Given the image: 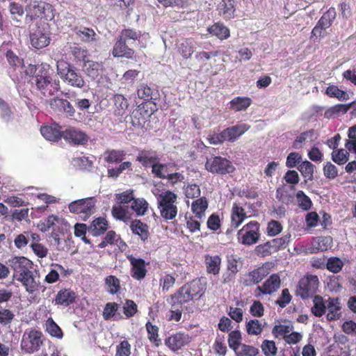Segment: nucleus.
Returning <instances> with one entry per match:
<instances>
[{"label": "nucleus", "mask_w": 356, "mask_h": 356, "mask_svg": "<svg viewBox=\"0 0 356 356\" xmlns=\"http://www.w3.org/2000/svg\"><path fill=\"white\" fill-rule=\"evenodd\" d=\"M206 285L200 280L195 279L184 284L175 293L170 296L167 302L171 307L182 305L193 300H199L205 293Z\"/></svg>", "instance_id": "obj_1"}, {"label": "nucleus", "mask_w": 356, "mask_h": 356, "mask_svg": "<svg viewBox=\"0 0 356 356\" xmlns=\"http://www.w3.org/2000/svg\"><path fill=\"white\" fill-rule=\"evenodd\" d=\"M152 192L156 198L161 216L165 220L174 219L178 213L177 194L170 190L160 193L158 188H156Z\"/></svg>", "instance_id": "obj_2"}, {"label": "nucleus", "mask_w": 356, "mask_h": 356, "mask_svg": "<svg viewBox=\"0 0 356 356\" xmlns=\"http://www.w3.org/2000/svg\"><path fill=\"white\" fill-rule=\"evenodd\" d=\"M250 129V125L246 123H239L229 127L220 133L213 131L207 136V140L211 145H220L225 141L233 143Z\"/></svg>", "instance_id": "obj_3"}, {"label": "nucleus", "mask_w": 356, "mask_h": 356, "mask_svg": "<svg viewBox=\"0 0 356 356\" xmlns=\"http://www.w3.org/2000/svg\"><path fill=\"white\" fill-rule=\"evenodd\" d=\"M319 284L320 282L317 275L307 273L298 281L295 294L304 300H308L316 295Z\"/></svg>", "instance_id": "obj_4"}, {"label": "nucleus", "mask_w": 356, "mask_h": 356, "mask_svg": "<svg viewBox=\"0 0 356 356\" xmlns=\"http://www.w3.org/2000/svg\"><path fill=\"white\" fill-rule=\"evenodd\" d=\"M43 334L35 329L26 330L22 335L20 348L23 353L33 354L38 352L43 345Z\"/></svg>", "instance_id": "obj_5"}, {"label": "nucleus", "mask_w": 356, "mask_h": 356, "mask_svg": "<svg viewBox=\"0 0 356 356\" xmlns=\"http://www.w3.org/2000/svg\"><path fill=\"white\" fill-rule=\"evenodd\" d=\"M31 82L44 97H51L60 90L59 81L52 82L47 72H41L31 79Z\"/></svg>", "instance_id": "obj_6"}, {"label": "nucleus", "mask_w": 356, "mask_h": 356, "mask_svg": "<svg viewBox=\"0 0 356 356\" xmlns=\"http://www.w3.org/2000/svg\"><path fill=\"white\" fill-rule=\"evenodd\" d=\"M96 200L95 197L80 199L72 202L69 204V210L71 213L79 215L80 218L86 221L94 213Z\"/></svg>", "instance_id": "obj_7"}, {"label": "nucleus", "mask_w": 356, "mask_h": 356, "mask_svg": "<svg viewBox=\"0 0 356 356\" xmlns=\"http://www.w3.org/2000/svg\"><path fill=\"white\" fill-rule=\"evenodd\" d=\"M157 107L154 102H145L135 108L131 115V124L134 127H142L156 111Z\"/></svg>", "instance_id": "obj_8"}, {"label": "nucleus", "mask_w": 356, "mask_h": 356, "mask_svg": "<svg viewBox=\"0 0 356 356\" xmlns=\"http://www.w3.org/2000/svg\"><path fill=\"white\" fill-rule=\"evenodd\" d=\"M205 168L213 174L224 175L235 170L232 163L226 158L215 156L207 159Z\"/></svg>", "instance_id": "obj_9"}, {"label": "nucleus", "mask_w": 356, "mask_h": 356, "mask_svg": "<svg viewBox=\"0 0 356 356\" xmlns=\"http://www.w3.org/2000/svg\"><path fill=\"white\" fill-rule=\"evenodd\" d=\"M66 66L65 68H60V65H57L58 74L65 83L67 85L81 88L85 84L83 78L80 73L71 65L65 63Z\"/></svg>", "instance_id": "obj_10"}, {"label": "nucleus", "mask_w": 356, "mask_h": 356, "mask_svg": "<svg viewBox=\"0 0 356 356\" xmlns=\"http://www.w3.org/2000/svg\"><path fill=\"white\" fill-rule=\"evenodd\" d=\"M259 223L257 221H250L238 231V241L246 245H251L259 239Z\"/></svg>", "instance_id": "obj_11"}, {"label": "nucleus", "mask_w": 356, "mask_h": 356, "mask_svg": "<svg viewBox=\"0 0 356 356\" xmlns=\"http://www.w3.org/2000/svg\"><path fill=\"white\" fill-rule=\"evenodd\" d=\"M30 40L31 45L38 49L48 46L51 41L48 25L37 26L30 34Z\"/></svg>", "instance_id": "obj_12"}, {"label": "nucleus", "mask_w": 356, "mask_h": 356, "mask_svg": "<svg viewBox=\"0 0 356 356\" xmlns=\"http://www.w3.org/2000/svg\"><path fill=\"white\" fill-rule=\"evenodd\" d=\"M270 263H265L261 266L258 267L248 272L243 280V284L245 286H251L260 283L265 277H266L270 270Z\"/></svg>", "instance_id": "obj_13"}, {"label": "nucleus", "mask_w": 356, "mask_h": 356, "mask_svg": "<svg viewBox=\"0 0 356 356\" xmlns=\"http://www.w3.org/2000/svg\"><path fill=\"white\" fill-rule=\"evenodd\" d=\"M9 265L14 271V277H19L26 275L33 268V262L24 257H15L9 260Z\"/></svg>", "instance_id": "obj_14"}, {"label": "nucleus", "mask_w": 356, "mask_h": 356, "mask_svg": "<svg viewBox=\"0 0 356 356\" xmlns=\"http://www.w3.org/2000/svg\"><path fill=\"white\" fill-rule=\"evenodd\" d=\"M191 341V337L188 334L177 332L165 338L164 343L170 350L177 352L188 345Z\"/></svg>", "instance_id": "obj_15"}, {"label": "nucleus", "mask_w": 356, "mask_h": 356, "mask_svg": "<svg viewBox=\"0 0 356 356\" xmlns=\"http://www.w3.org/2000/svg\"><path fill=\"white\" fill-rule=\"evenodd\" d=\"M281 280L277 273L272 274L262 285H259L255 289L256 296L259 297L261 294L271 295L275 293L280 287Z\"/></svg>", "instance_id": "obj_16"}, {"label": "nucleus", "mask_w": 356, "mask_h": 356, "mask_svg": "<svg viewBox=\"0 0 356 356\" xmlns=\"http://www.w3.org/2000/svg\"><path fill=\"white\" fill-rule=\"evenodd\" d=\"M63 138L70 144L81 145L87 144L89 137L80 129L70 127L63 131Z\"/></svg>", "instance_id": "obj_17"}, {"label": "nucleus", "mask_w": 356, "mask_h": 356, "mask_svg": "<svg viewBox=\"0 0 356 356\" xmlns=\"http://www.w3.org/2000/svg\"><path fill=\"white\" fill-rule=\"evenodd\" d=\"M127 258L131 264V277L139 281L143 280L147 273L145 260L141 258H136L132 254L127 255Z\"/></svg>", "instance_id": "obj_18"}, {"label": "nucleus", "mask_w": 356, "mask_h": 356, "mask_svg": "<svg viewBox=\"0 0 356 356\" xmlns=\"http://www.w3.org/2000/svg\"><path fill=\"white\" fill-rule=\"evenodd\" d=\"M48 102L51 108L55 111L65 113L68 117H73L75 114V108L66 99L54 97L50 99Z\"/></svg>", "instance_id": "obj_19"}, {"label": "nucleus", "mask_w": 356, "mask_h": 356, "mask_svg": "<svg viewBox=\"0 0 356 356\" xmlns=\"http://www.w3.org/2000/svg\"><path fill=\"white\" fill-rule=\"evenodd\" d=\"M112 55L115 58L135 59V51L129 47L127 42L118 38L112 49Z\"/></svg>", "instance_id": "obj_20"}, {"label": "nucleus", "mask_w": 356, "mask_h": 356, "mask_svg": "<svg viewBox=\"0 0 356 356\" xmlns=\"http://www.w3.org/2000/svg\"><path fill=\"white\" fill-rule=\"evenodd\" d=\"M332 244L333 241L330 236L313 237L311 240L309 250L311 253L325 252L331 248Z\"/></svg>", "instance_id": "obj_21"}, {"label": "nucleus", "mask_w": 356, "mask_h": 356, "mask_svg": "<svg viewBox=\"0 0 356 356\" xmlns=\"http://www.w3.org/2000/svg\"><path fill=\"white\" fill-rule=\"evenodd\" d=\"M341 308V304L339 298H328L326 300L327 320L328 321H334L340 319L342 316Z\"/></svg>", "instance_id": "obj_22"}, {"label": "nucleus", "mask_w": 356, "mask_h": 356, "mask_svg": "<svg viewBox=\"0 0 356 356\" xmlns=\"http://www.w3.org/2000/svg\"><path fill=\"white\" fill-rule=\"evenodd\" d=\"M40 132L47 140L52 142H58L63 138V131H61V127L56 123L41 127Z\"/></svg>", "instance_id": "obj_23"}, {"label": "nucleus", "mask_w": 356, "mask_h": 356, "mask_svg": "<svg viewBox=\"0 0 356 356\" xmlns=\"http://www.w3.org/2000/svg\"><path fill=\"white\" fill-rule=\"evenodd\" d=\"M108 222L103 217L94 219L88 226V232L93 236L103 235L108 229Z\"/></svg>", "instance_id": "obj_24"}, {"label": "nucleus", "mask_w": 356, "mask_h": 356, "mask_svg": "<svg viewBox=\"0 0 356 356\" xmlns=\"http://www.w3.org/2000/svg\"><path fill=\"white\" fill-rule=\"evenodd\" d=\"M136 161L145 168L151 167L152 168L154 164L159 161V158L156 152L143 149L139 152L136 156Z\"/></svg>", "instance_id": "obj_25"}, {"label": "nucleus", "mask_w": 356, "mask_h": 356, "mask_svg": "<svg viewBox=\"0 0 356 356\" xmlns=\"http://www.w3.org/2000/svg\"><path fill=\"white\" fill-rule=\"evenodd\" d=\"M76 293L70 289H63L60 290L54 299L55 305L69 306L75 302Z\"/></svg>", "instance_id": "obj_26"}, {"label": "nucleus", "mask_w": 356, "mask_h": 356, "mask_svg": "<svg viewBox=\"0 0 356 356\" xmlns=\"http://www.w3.org/2000/svg\"><path fill=\"white\" fill-rule=\"evenodd\" d=\"M112 216L118 220L127 224L132 220V213L129 211L128 206L115 204L111 209Z\"/></svg>", "instance_id": "obj_27"}, {"label": "nucleus", "mask_w": 356, "mask_h": 356, "mask_svg": "<svg viewBox=\"0 0 356 356\" xmlns=\"http://www.w3.org/2000/svg\"><path fill=\"white\" fill-rule=\"evenodd\" d=\"M231 223L234 228H238L247 218L244 208L240 204L234 202L231 210Z\"/></svg>", "instance_id": "obj_28"}, {"label": "nucleus", "mask_w": 356, "mask_h": 356, "mask_svg": "<svg viewBox=\"0 0 356 356\" xmlns=\"http://www.w3.org/2000/svg\"><path fill=\"white\" fill-rule=\"evenodd\" d=\"M120 305L115 302H107L102 312V316L105 321H118L122 318L120 313L118 312Z\"/></svg>", "instance_id": "obj_29"}, {"label": "nucleus", "mask_w": 356, "mask_h": 356, "mask_svg": "<svg viewBox=\"0 0 356 356\" xmlns=\"http://www.w3.org/2000/svg\"><path fill=\"white\" fill-rule=\"evenodd\" d=\"M204 263L207 273L216 275L219 274L221 266V258L219 255H204Z\"/></svg>", "instance_id": "obj_30"}, {"label": "nucleus", "mask_w": 356, "mask_h": 356, "mask_svg": "<svg viewBox=\"0 0 356 356\" xmlns=\"http://www.w3.org/2000/svg\"><path fill=\"white\" fill-rule=\"evenodd\" d=\"M130 222V229L134 234L138 235L143 241L149 238V227L147 224L137 219L131 220Z\"/></svg>", "instance_id": "obj_31"}, {"label": "nucleus", "mask_w": 356, "mask_h": 356, "mask_svg": "<svg viewBox=\"0 0 356 356\" xmlns=\"http://www.w3.org/2000/svg\"><path fill=\"white\" fill-rule=\"evenodd\" d=\"M83 67L86 74L93 79L101 76L104 70V66L102 63L92 60L85 61Z\"/></svg>", "instance_id": "obj_32"}, {"label": "nucleus", "mask_w": 356, "mask_h": 356, "mask_svg": "<svg viewBox=\"0 0 356 356\" xmlns=\"http://www.w3.org/2000/svg\"><path fill=\"white\" fill-rule=\"evenodd\" d=\"M219 14L226 20L234 18L236 11L234 0H222L218 6Z\"/></svg>", "instance_id": "obj_33"}, {"label": "nucleus", "mask_w": 356, "mask_h": 356, "mask_svg": "<svg viewBox=\"0 0 356 356\" xmlns=\"http://www.w3.org/2000/svg\"><path fill=\"white\" fill-rule=\"evenodd\" d=\"M44 10L45 3L44 2L30 4L26 8V18L29 19L31 21L42 18L44 15Z\"/></svg>", "instance_id": "obj_34"}, {"label": "nucleus", "mask_w": 356, "mask_h": 356, "mask_svg": "<svg viewBox=\"0 0 356 356\" xmlns=\"http://www.w3.org/2000/svg\"><path fill=\"white\" fill-rule=\"evenodd\" d=\"M175 163H161L159 161L152 166V173L155 177L163 179L165 178L166 174L170 173L171 168L176 167Z\"/></svg>", "instance_id": "obj_35"}, {"label": "nucleus", "mask_w": 356, "mask_h": 356, "mask_svg": "<svg viewBox=\"0 0 356 356\" xmlns=\"http://www.w3.org/2000/svg\"><path fill=\"white\" fill-rule=\"evenodd\" d=\"M208 32L217 37L218 39L223 40L227 39L230 36L229 29L223 24L218 22L209 26L207 29Z\"/></svg>", "instance_id": "obj_36"}, {"label": "nucleus", "mask_w": 356, "mask_h": 356, "mask_svg": "<svg viewBox=\"0 0 356 356\" xmlns=\"http://www.w3.org/2000/svg\"><path fill=\"white\" fill-rule=\"evenodd\" d=\"M137 95L140 99H143L146 102H152L151 100L157 99L159 91L146 84H142L137 90Z\"/></svg>", "instance_id": "obj_37"}, {"label": "nucleus", "mask_w": 356, "mask_h": 356, "mask_svg": "<svg viewBox=\"0 0 356 356\" xmlns=\"http://www.w3.org/2000/svg\"><path fill=\"white\" fill-rule=\"evenodd\" d=\"M126 156V153L122 149H107L104 153V159L108 163H121Z\"/></svg>", "instance_id": "obj_38"}, {"label": "nucleus", "mask_w": 356, "mask_h": 356, "mask_svg": "<svg viewBox=\"0 0 356 356\" xmlns=\"http://www.w3.org/2000/svg\"><path fill=\"white\" fill-rule=\"evenodd\" d=\"M312 298L314 304L311 308L312 314L316 317L323 316L326 312V300L324 301L323 297L319 295H315Z\"/></svg>", "instance_id": "obj_39"}, {"label": "nucleus", "mask_w": 356, "mask_h": 356, "mask_svg": "<svg viewBox=\"0 0 356 356\" xmlns=\"http://www.w3.org/2000/svg\"><path fill=\"white\" fill-rule=\"evenodd\" d=\"M252 102V99L248 97H236L229 102L230 108L236 112L245 111Z\"/></svg>", "instance_id": "obj_40"}, {"label": "nucleus", "mask_w": 356, "mask_h": 356, "mask_svg": "<svg viewBox=\"0 0 356 356\" xmlns=\"http://www.w3.org/2000/svg\"><path fill=\"white\" fill-rule=\"evenodd\" d=\"M118 241H120V243H122L124 247H127L126 243L121 238L120 236L118 235L114 230H110L106 232L103 240L98 244L97 247L102 249L108 245H113L115 243H118Z\"/></svg>", "instance_id": "obj_41"}, {"label": "nucleus", "mask_w": 356, "mask_h": 356, "mask_svg": "<svg viewBox=\"0 0 356 356\" xmlns=\"http://www.w3.org/2000/svg\"><path fill=\"white\" fill-rule=\"evenodd\" d=\"M17 280L22 282L23 286H25L26 291L30 293H33V292L38 290L39 285L35 281L33 276V273L32 271L26 275H23L22 277H19Z\"/></svg>", "instance_id": "obj_42"}, {"label": "nucleus", "mask_w": 356, "mask_h": 356, "mask_svg": "<svg viewBox=\"0 0 356 356\" xmlns=\"http://www.w3.org/2000/svg\"><path fill=\"white\" fill-rule=\"evenodd\" d=\"M355 102H353L348 104H338L332 106L325 111L324 114L325 117L327 118H331L339 114H345L348 111V110L353 106Z\"/></svg>", "instance_id": "obj_43"}, {"label": "nucleus", "mask_w": 356, "mask_h": 356, "mask_svg": "<svg viewBox=\"0 0 356 356\" xmlns=\"http://www.w3.org/2000/svg\"><path fill=\"white\" fill-rule=\"evenodd\" d=\"M73 31L82 42H90L96 40V33L92 29L88 27L79 29L77 26H76L73 29Z\"/></svg>", "instance_id": "obj_44"}, {"label": "nucleus", "mask_w": 356, "mask_h": 356, "mask_svg": "<svg viewBox=\"0 0 356 356\" xmlns=\"http://www.w3.org/2000/svg\"><path fill=\"white\" fill-rule=\"evenodd\" d=\"M145 327L147 332V338L149 341L156 347L159 346L161 345V340L159 338V327L152 324L150 321H147L145 324Z\"/></svg>", "instance_id": "obj_45"}, {"label": "nucleus", "mask_w": 356, "mask_h": 356, "mask_svg": "<svg viewBox=\"0 0 356 356\" xmlns=\"http://www.w3.org/2000/svg\"><path fill=\"white\" fill-rule=\"evenodd\" d=\"M325 94L330 98H337L339 101L349 99V95L344 90L339 88L337 86L330 85L325 89Z\"/></svg>", "instance_id": "obj_46"}, {"label": "nucleus", "mask_w": 356, "mask_h": 356, "mask_svg": "<svg viewBox=\"0 0 356 356\" xmlns=\"http://www.w3.org/2000/svg\"><path fill=\"white\" fill-rule=\"evenodd\" d=\"M207 207L208 202L205 197L197 199L191 205L193 212L199 218V219H201L204 216V213Z\"/></svg>", "instance_id": "obj_47"}, {"label": "nucleus", "mask_w": 356, "mask_h": 356, "mask_svg": "<svg viewBox=\"0 0 356 356\" xmlns=\"http://www.w3.org/2000/svg\"><path fill=\"white\" fill-rule=\"evenodd\" d=\"M113 102L115 107V114L123 115L129 106L127 98L121 94H116L113 97Z\"/></svg>", "instance_id": "obj_48"}, {"label": "nucleus", "mask_w": 356, "mask_h": 356, "mask_svg": "<svg viewBox=\"0 0 356 356\" xmlns=\"http://www.w3.org/2000/svg\"><path fill=\"white\" fill-rule=\"evenodd\" d=\"M149 204L147 200L143 197L134 198L131 203V208L136 213L137 216H144L147 209Z\"/></svg>", "instance_id": "obj_49"}, {"label": "nucleus", "mask_w": 356, "mask_h": 356, "mask_svg": "<svg viewBox=\"0 0 356 356\" xmlns=\"http://www.w3.org/2000/svg\"><path fill=\"white\" fill-rule=\"evenodd\" d=\"M337 16V12L334 7L330 8L323 14L318 22L322 25L323 28L328 29L333 24Z\"/></svg>", "instance_id": "obj_50"}, {"label": "nucleus", "mask_w": 356, "mask_h": 356, "mask_svg": "<svg viewBox=\"0 0 356 356\" xmlns=\"http://www.w3.org/2000/svg\"><path fill=\"white\" fill-rule=\"evenodd\" d=\"M177 51L184 59H188L193 54L195 47L192 42L185 40L179 43Z\"/></svg>", "instance_id": "obj_51"}, {"label": "nucleus", "mask_w": 356, "mask_h": 356, "mask_svg": "<svg viewBox=\"0 0 356 356\" xmlns=\"http://www.w3.org/2000/svg\"><path fill=\"white\" fill-rule=\"evenodd\" d=\"M332 161L341 165L345 164L349 159L350 152L346 149V150L343 149H337L332 151Z\"/></svg>", "instance_id": "obj_52"}, {"label": "nucleus", "mask_w": 356, "mask_h": 356, "mask_svg": "<svg viewBox=\"0 0 356 356\" xmlns=\"http://www.w3.org/2000/svg\"><path fill=\"white\" fill-rule=\"evenodd\" d=\"M241 334L239 330H233L229 334V346L236 353L241 347Z\"/></svg>", "instance_id": "obj_53"}, {"label": "nucleus", "mask_w": 356, "mask_h": 356, "mask_svg": "<svg viewBox=\"0 0 356 356\" xmlns=\"http://www.w3.org/2000/svg\"><path fill=\"white\" fill-rule=\"evenodd\" d=\"M105 284L108 287V292L115 295L120 290V281L114 275H108L105 278Z\"/></svg>", "instance_id": "obj_54"}, {"label": "nucleus", "mask_w": 356, "mask_h": 356, "mask_svg": "<svg viewBox=\"0 0 356 356\" xmlns=\"http://www.w3.org/2000/svg\"><path fill=\"white\" fill-rule=\"evenodd\" d=\"M141 36V32L134 29L127 28L122 29L118 38L127 42L129 40L136 41L139 40Z\"/></svg>", "instance_id": "obj_55"}, {"label": "nucleus", "mask_w": 356, "mask_h": 356, "mask_svg": "<svg viewBox=\"0 0 356 356\" xmlns=\"http://www.w3.org/2000/svg\"><path fill=\"white\" fill-rule=\"evenodd\" d=\"M298 169L305 178H307L310 181L313 180L314 165L310 161H302L298 165Z\"/></svg>", "instance_id": "obj_56"}, {"label": "nucleus", "mask_w": 356, "mask_h": 356, "mask_svg": "<svg viewBox=\"0 0 356 356\" xmlns=\"http://www.w3.org/2000/svg\"><path fill=\"white\" fill-rule=\"evenodd\" d=\"M247 333L249 335H259L264 329V326L257 319H251L245 325Z\"/></svg>", "instance_id": "obj_57"}, {"label": "nucleus", "mask_w": 356, "mask_h": 356, "mask_svg": "<svg viewBox=\"0 0 356 356\" xmlns=\"http://www.w3.org/2000/svg\"><path fill=\"white\" fill-rule=\"evenodd\" d=\"M255 252L257 255L265 257L276 252L270 241H268L263 244H260L255 248Z\"/></svg>", "instance_id": "obj_58"}, {"label": "nucleus", "mask_w": 356, "mask_h": 356, "mask_svg": "<svg viewBox=\"0 0 356 356\" xmlns=\"http://www.w3.org/2000/svg\"><path fill=\"white\" fill-rule=\"evenodd\" d=\"M296 199L300 208L304 211H308L312 206L311 199L305 194L302 191H298L296 193Z\"/></svg>", "instance_id": "obj_59"}, {"label": "nucleus", "mask_w": 356, "mask_h": 356, "mask_svg": "<svg viewBox=\"0 0 356 356\" xmlns=\"http://www.w3.org/2000/svg\"><path fill=\"white\" fill-rule=\"evenodd\" d=\"M175 275L166 274L159 280V285L163 292H168L175 284Z\"/></svg>", "instance_id": "obj_60"}, {"label": "nucleus", "mask_w": 356, "mask_h": 356, "mask_svg": "<svg viewBox=\"0 0 356 356\" xmlns=\"http://www.w3.org/2000/svg\"><path fill=\"white\" fill-rule=\"evenodd\" d=\"M123 313L127 318H129L135 316L138 312V305L132 300L127 299L123 305Z\"/></svg>", "instance_id": "obj_61"}, {"label": "nucleus", "mask_w": 356, "mask_h": 356, "mask_svg": "<svg viewBox=\"0 0 356 356\" xmlns=\"http://www.w3.org/2000/svg\"><path fill=\"white\" fill-rule=\"evenodd\" d=\"M343 266V261L338 257H330L326 262L327 269L333 273H338L340 272Z\"/></svg>", "instance_id": "obj_62"}, {"label": "nucleus", "mask_w": 356, "mask_h": 356, "mask_svg": "<svg viewBox=\"0 0 356 356\" xmlns=\"http://www.w3.org/2000/svg\"><path fill=\"white\" fill-rule=\"evenodd\" d=\"M261 350L265 356H275L277 348L273 341L265 339L261 345Z\"/></svg>", "instance_id": "obj_63"}, {"label": "nucleus", "mask_w": 356, "mask_h": 356, "mask_svg": "<svg viewBox=\"0 0 356 356\" xmlns=\"http://www.w3.org/2000/svg\"><path fill=\"white\" fill-rule=\"evenodd\" d=\"M259 353V350L257 348L243 343L237 352H236V354L237 356H256Z\"/></svg>", "instance_id": "obj_64"}]
</instances>
